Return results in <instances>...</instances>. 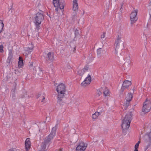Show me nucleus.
I'll return each mask as SVG.
<instances>
[{
  "instance_id": "obj_1",
  "label": "nucleus",
  "mask_w": 151,
  "mask_h": 151,
  "mask_svg": "<svg viewBox=\"0 0 151 151\" xmlns=\"http://www.w3.org/2000/svg\"><path fill=\"white\" fill-rule=\"evenodd\" d=\"M57 127H56L52 128V130L50 134L46 137L41 145V149L40 151H46V147L49 145L50 143L51 140L55 137L56 134Z\"/></svg>"
},
{
  "instance_id": "obj_2",
  "label": "nucleus",
  "mask_w": 151,
  "mask_h": 151,
  "mask_svg": "<svg viewBox=\"0 0 151 151\" xmlns=\"http://www.w3.org/2000/svg\"><path fill=\"white\" fill-rule=\"evenodd\" d=\"M58 93V101H61L66 94V86L63 83H59L56 87Z\"/></svg>"
},
{
  "instance_id": "obj_3",
  "label": "nucleus",
  "mask_w": 151,
  "mask_h": 151,
  "mask_svg": "<svg viewBox=\"0 0 151 151\" xmlns=\"http://www.w3.org/2000/svg\"><path fill=\"white\" fill-rule=\"evenodd\" d=\"M44 16L41 12H38L34 15L33 22L35 25V29L37 32L40 29V25L44 19Z\"/></svg>"
},
{
  "instance_id": "obj_4",
  "label": "nucleus",
  "mask_w": 151,
  "mask_h": 151,
  "mask_svg": "<svg viewBox=\"0 0 151 151\" xmlns=\"http://www.w3.org/2000/svg\"><path fill=\"white\" fill-rule=\"evenodd\" d=\"M132 113L131 112L128 113L125 115L124 119L122 122V127L123 129H127L129 127L130 122L132 119Z\"/></svg>"
},
{
  "instance_id": "obj_5",
  "label": "nucleus",
  "mask_w": 151,
  "mask_h": 151,
  "mask_svg": "<svg viewBox=\"0 0 151 151\" xmlns=\"http://www.w3.org/2000/svg\"><path fill=\"white\" fill-rule=\"evenodd\" d=\"M151 108L150 101L147 99L144 102L142 109V111L144 113H147L150 111Z\"/></svg>"
},
{
  "instance_id": "obj_6",
  "label": "nucleus",
  "mask_w": 151,
  "mask_h": 151,
  "mask_svg": "<svg viewBox=\"0 0 151 151\" xmlns=\"http://www.w3.org/2000/svg\"><path fill=\"white\" fill-rule=\"evenodd\" d=\"M137 10H134L131 13L130 18L131 26H132L134 23H135L138 19V18L137 16Z\"/></svg>"
},
{
  "instance_id": "obj_7",
  "label": "nucleus",
  "mask_w": 151,
  "mask_h": 151,
  "mask_svg": "<svg viewBox=\"0 0 151 151\" xmlns=\"http://www.w3.org/2000/svg\"><path fill=\"white\" fill-rule=\"evenodd\" d=\"M87 146V144L83 142H79L76 149V151H84Z\"/></svg>"
},
{
  "instance_id": "obj_8",
  "label": "nucleus",
  "mask_w": 151,
  "mask_h": 151,
  "mask_svg": "<svg viewBox=\"0 0 151 151\" xmlns=\"http://www.w3.org/2000/svg\"><path fill=\"white\" fill-rule=\"evenodd\" d=\"M91 75L88 74L84 81L81 83V86L85 87L89 85L91 83Z\"/></svg>"
},
{
  "instance_id": "obj_9",
  "label": "nucleus",
  "mask_w": 151,
  "mask_h": 151,
  "mask_svg": "<svg viewBox=\"0 0 151 151\" xmlns=\"http://www.w3.org/2000/svg\"><path fill=\"white\" fill-rule=\"evenodd\" d=\"M132 98V95L131 93H128L127 95L124 100V105L126 107L128 106Z\"/></svg>"
},
{
  "instance_id": "obj_10",
  "label": "nucleus",
  "mask_w": 151,
  "mask_h": 151,
  "mask_svg": "<svg viewBox=\"0 0 151 151\" xmlns=\"http://www.w3.org/2000/svg\"><path fill=\"white\" fill-rule=\"evenodd\" d=\"M56 2L57 4L58 5L57 6L54 5V6L56 7L55 9H57L58 8L61 9H64L65 4V1L64 0H61L59 1L58 0Z\"/></svg>"
},
{
  "instance_id": "obj_11",
  "label": "nucleus",
  "mask_w": 151,
  "mask_h": 151,
  "mask_svg": "<svg viewBox=\"0 0 151 151\" xmlns=\"http://www.w3.org/2000/svg\"><path fill=\"white\" fill-rule=\"evenodd\" d=\"M132 83L131 81L128 80L125 81L123 83L121 89L122 91L123 92L124 88L128 87Z\"/></svg>"
},
{
  "instance_id": "obj_12",
  "label": "nucleus",
  "mask_w": 151,
  "mask_h": 151,
  "mask_svg": "<svg viewBox=\"0 0 151 151\" xmlns=\"http://www.w3.org/2000/svg\"><path fill=\"white\" fill-rule=\"evenodd\" d=\"M54 53L52 52H48L47 55V60L50 62H52L54 59Z\"/></svg>"
},
{
  "instance_id": "obj_13",
  "label": "nucleus",
  "mask_w": 151,
  "mask_h": 151,
  "mask_svg": "<svg viewBox=\"0 0 151 151\" xmlns=\"http://www.w3.org/2000/svg\"><path fill=\"white\" fill-rule=\"evenodd\" d=\"M25 147L26 151H28V150L31 147V142L29 138L26 139L25 142Z\"/></svg>"
},
{
  "instance_id": "obj_14",
  "label": "nucleus",
  "mask_w": 151,
  "mask_h": 151,
  "mask_svg": "<svg viewBox=\"0 0 151 151\" xmlns=\"http://www.w3.org/2000/svg\"><path fill=\"white\" fill-rule=\"evenodd\" d=\"M100 113L98 111H96L94 114H93L92 115V119L93 121L97 119L99 116L100 115Z\"/></svg>"
},
{
  "instance_id": "obj_15",
  "label": "nucleus",
  "mask_w": 151,
  "mask_h": 151,
  "mask_svg": "<svg viewBox=\"0 0 151 151\" xmlns=\"http://www.w3.org/2000/svg\"><path fill=\"white\" fill-rule=\"evenodd\" d=\"M78 0H73V9H78V6L77 3Z\"/></svg>"
},
{
  "instance_id": "obj_16",
  "label": "nucleus",
  "mask_w": 151,
  "mask_h": 151,
  "mask_svg": "<svg viewBox=\"0 0 151 151\" xmlns=\"http://www.w3.org/2000/svg\"><path fill=\"white\" fill-rule=\"evenodd\" d=\"M18 67L19 68H22L23 65V59L22 57H19V58Z\"/></svg>"
},
{
  "instance_id": "obj_17",
  "label": "nucleus",
  "mask_w": 151,
  "mask_h": 151,
  "mask_svg": "<svg viewBox=\"0 0 151 151\" xmlns=\"http://www.w3.org/2000/svg\"><path fill=\"white\" fill-rule=\"evenodd\" d=\"M103 93L105 96H109L110 95V92L107 88H106L104 90Z\"/></svg>"
},
{
  "instance_id": "obj_18",
  "label": "nucleus",
  "mask_w": 151,
  "mask_h": 151,
  "mask_svg": "<svg viewBox=\"0 0 151 151\" xmlns=\"http://www.w3.org/2000/svg\"><path fill=\"white\" fill-rule=\"evenodd\" d=\"M33 48V45H32L30 47H27L26 50L29 53L32 51Z\"/></svg>"
},
{
  "instance_id": "obj_19",
  "label": "nucleus",
  "mask_w": 151,
  "mask_h": 151,
  "mask_svg": "<svg viewBox=\"0 0 151 151\" xmlns=\"http://www.w3.org/2000/svg\"><path fill=\"white\" fill-rule=\"evenodd\" d=\"M140 143V141H139L134 146V151H138V149L139 148V144Z\"/></svg>"
},
{
  "instance_id": "obj_20",
  "label": "nucleus",
  "mask_w": 151,
  "mask_h": 151,
  "mask_svg": "<svg viewBox=\"0 0 151 151\" xmlns=\"http://www.w3.org/2000/svg\"><path fill=\"white\" fill-rule=\"evenodd\" d=\"M4 26V24L2 20H0V33H1L3 30Z\"/></svg>"
},
{
  "instance_id": "obj_21",
  "label": "nucleus",
  "mask_w": 151,
  "mask_h": 151,
  "mask_svg": "<svg viewBox=\"0 0 151 151\" xmlns=\"http://www.w3.org/2000/svg\"><path fill=\"white\" fill-rule=\"evenodd\" d=\"M85 71L82 69H79L77 72V73L78 75L80 76H82L85 73Z\"/></svg>"
},
{
  "instance_id": "obj_22",
  "label": "nucleus",
  "mask_w": 151,
  "mask_h": 151,
  "mask_svg": "<svg viewBox=\"0 0 151 151\" xmlns=\"http://www.w3.org/2000/svg\"><path fill=\"white\" fill-rule=\"evenodd\" d=\"M13 57V54L11 50H9V56L7 59L12 60Z\"/></svg>"
},
{
  "instance_id": "obj_23",
  "label": "nucleus",
  "mask_w": 151,
  "mask_h": 151,
  "mask_svg": "<svg viewBox=\"0 0 151 151\" xmlns=\"http://www.w3.org/2000/svg\"><path fill=\"white\" fill-rule=\"evenodd\" d=\"M121 41L116 40L114 45V47H119V43Z\"/></svg>"
},
{
  "instance_id": "obj_24",
  "label": "nucleus",
  "mask_w": 151,
  "mask_h": 151,
  "mask_svg": "<svg viewBox=\"0 0 151 151\" xmlns=\"http://www.w3.org/2000/svg\"><path fill=\"white\" fill-rule=\"evenodd\" d=\"M125 60H126V62H127L129 64H130L131 61L130 57L129 56H128L127 59H125Z\"/></svg>"
},
{
  "instance_id": "obj_25",
  "label": "nucleus",
  "mask_w": 151,
  "mask_h": 151,
  "mask_svg": "<svg viewBox=\"0 0 151 151\" xmlns=\"http://www.w3.org/2000/svg\"><path fill=\"white\" fill-rule=\"evenodd\" d=\"M119 47H114V54L116 55H117L118 54V49H119Z\"/></svg>"
},
{
  "instance_id": "obj_26",
  "label": "nucleus",
  "mask_w": 151,
  "mask_h": 151,
  "mask_svg": "<svg viewBox=\"0 0 151 151\" xmlns=\"http://www.w3.org/2000/svg\"><path fill=\"white\" fill-rule=\"evenodd\" d=\"M89 69V67L88 65H86L85 66L83 69L85 71V72H86V71L88 70Z\"/></svg>"
},
{
  "instance_id": "obj_27",
  "label": "nucleus",
  "mask_w": 151,
  "mask_h": 151,
  "mask_svg": "<svg viewBox=\"0 0 151 151\" xmlns=\"http://www.w3.org/2000/svg\"><path fill=\"white\" fill-rule=\"evenodd\" d=\"M121 35H119L117 37L116 39V40L121 42Z\"/></svg>"
},
{
  "instance_id": "obj_28",
  "label": "nucleus",
  "mask_w": 151,
  "mask_h": 151,
  "mask_svg": "<svg viewBox=\"0 0 151 151\" xmlns=\"http://www.w3.org/2000/svg\"><path fill=\"white\" fill-rule=\"evenodd\" d=\"M106 35L105 32H103L102 34L101 35V38L103 40L105 39V36Z\"/></svg>"
},
{
  "instance_id": "obj_29",
  "label": "nucleus",
  "mask_w": 151,
  "mask_h": 151,
  "mask_svg": "<svg viewBox=\"0 0 151 151\" xmlns=\"http://www.w3.org/2000/svg\"><path fill=\"white\" fill-rule=\"evenodd\" d=\"M101 49L100 48L98 49L97 51V54L99 56L100 55L101 53Z\"/></svg>"
},
{
  "instance_id": "obj_30",
  "label": "nucleus",
  "mask_w": 151,
  "mask_h": 151,
  "mask_svg": "<svg viewBox=\"0 0 151 151\" xmlns=\"http://www.w3.org/2000/svg\"><path fill=\"white\" fill-rule=\"evenodd\" d=\"M3 48L4 47L3 45H0V52L2 53L4 52Z\"/></svg>"
},
{
  "instance_id": "obj_31",
  "label": "nucleus",
  "mask_w": 151,
  "mask_h": 151,
  "mask_svg": "<svg viewBox=\"0 0 151 151\" xmlns=\"http://www.w3.org/2000/svg\"><path fill=\"white\" fill-rule=\"evenodd\" d=\"M150 144H149L145 146V147L144 148V151H146V150H147V149L149 148V147L150 146Z\"/></svg>"
},
{
  "instance_id": "obj_32",
  "label": "nucleus",
  "mask_w": 151,
  "mask_h": 151,
  "mask_svg": "<svg viewBox=\"0 0 151 151\" xmlns=\"http://www.w3.org/2000/svg\"><path fill=\"white\" fill-rule=\"evenodd\" d=\"M97 93L98 96H100L102 94V92L99 90H97Z\"/></svg>"
},
{
  "instance_id": "obj_33",
  "label": "nucleus",
  "mask_w": 151,
  "mask_h": 151,
  "mask_svg": "<svg viewBox=\"0 0 151 151\" xmlns=\"http://www.w3.org/2000/svg\"><path fill=\"white\" fill-rule=\"evenodd\" d=\"M8 151H17V149L15 148H12L9 150Z\"/></svg>"
},
{
  "instance_id": "obj_34",
  "label": "nucleus",
  "mask_w": 151,
  "mask_h": 151,
  "mask_svg": "<svg viewBox=\"0 0 151 151\" xmlns=\"http://www.w3.org/2000/svg\"><path fill=\"white\" fill-rule=\"evenodd\" d=\"M58 0H53V3L54 4V5L57 6L58 4L57 3H56V1H57Z\"/></svg>"
},
{
  "instance_id": "obj_35",
  "label": "nucleus",
  "mask_w": 151,
  "mask_h": 151,
  "mask_svg": "<svg viewBox=\"0 0 151 151\" xmlns=\"http://www.w3.org/2000/svg\"><path fill=\"white\" fill-rule=\"evenodd\" d=\"M11 60H9L8 59L6 60V63L8 64V65H9L10 63Z\"/></svg>"
},
{
  "instance_id": "obj_36",
  "label": "nucleus",
  "mask_w": 151,
  "mask_h": 151,
  "mask_svg": "<svg viewBox=\"0 0 151 151\" xmlns=\"http://www.w3.org/2000/svg\"><path fill=\"white\" fill-rule=\"evenodd\" d=\"M39 73H40V76H42L43 74V73L42 71V70H40Z\"/></svg>"
},
{
  "instance_id": "obj_37",
  "label": "nucleus",
  "mask_w": 151,
  "mask_h": 151,
  "mask_svg": "<svg viewBox=\"0 0 151 151\" xmlns=\"http://www.w3.org/2000/svg\"><path fill=\"white\" fill-rule=\"evenodd\" d=\"M75 34L77 35V34H79V31H78L77 29H76L75 31Z\"/></svg>"
},
{
  "instance_id": "obj_38",
  "label": "nucleus",
  "mask_w": 151,
  "mask_h": 151,
  "mask_svg": "<svg viewBox=\"0 0 151 151\" xmlns=\"http://www.w3.org/2000/svg\"><path fill=\"white\" fill-rule=\"evenodd\" d=\"M151 6V0L150 1V3H149L148 6H147L150 7Z\"/></svg>"
},
{
  "instance_id": "obj_39",
  "label": "nucleus",
  "mask_w": 151,
  "mask_h": 151,
  "mask_svg": "<svg viewBox=\"0 0 151 151\" xmlns=\"http://www.w3.org/2000/svg\"><path fill=\"white\" fill-rule=\"evenodd\" d=\"M45 97L43 96L42 100H41V102H43L44 101V100L45 99Z\"/></svg>"
},
{
  "instance_id": "obj_40",
  "label": "nucleus",
  "mask_w": 151,
  "mask_h": 151,
  "mask_svg": "<svg viewBox=\"0 0 151 151\" xmlns=\"http://www.w3.org/2000/svg\"><path fill=\"white\" fill-rule=\"evenodd\" d=\"M76 50V47H75L74 48H73V52H75V51Z\"/></svg>"
},
{
  "instance_id": "obj_41",
  "label": "nucleus",
  "mask_w": 151,
  "mask_h": 151,
  "mask_svg": "<svg viewBox=\"0 0 151 151\" xmlns=\"http://www.w3.org/2000/svg\"><path fill=\"white\" fill-rule=\"evenodd\" d=\"M67 70V68H65V70H64V71L65 72H67V70Z\"/></svg>"
},
{
  "instance_id": "obj_42",
  "label": "nucleus",
  "mask_w": 151,
  "mask_h": 151,
  "mask_svg": "<svg viewBox=\"0 0 151 151\" xmlns=\"http://www.w3.org/2000/svg\"><path fill=\"white\" fill-rule=\"evenodd\" d=\"M108 6H109V5H110V4H109V2H108Z\"/></svg>"
},
{
  "instance_id": "obj_43",
  "label": "nucleus",
  "mask_w": 151,
  "mask_h": 151,
  "mask_svg": "<svg viewBox=\"0 0 151 151\" xmlns=\"http://www.w3.org/2000/svg\"><path fill=\"white\" fill-rule=\"evenodd\" d=\"M58 10H56V12H58Z\"/></svg>"
},
{
  "instance_id": "obj_44",
  "label": "nucleus",
  "mask_w": 151,
  "mask_h": 151,
  "mask_svg": "<svg viewBox=\"0 0 151 151\" xmlns=\"http://www.w3.org/2000/svg\"><path fill=\"white\" fill-rule=\"evenodd\" d=\"M70 70V69H68V72Z\"/></svg>"
},
{
  "instance_id": "obj_45",
  "label": "nucleus",
  "mask_w": 151,
  "mask_h": 151,
  "mask_svg": "<svg viewBox=\"0 0 151 151\" xmlns=\"http://www.w3.org/2000/svg\"><path fill=\"white\" fill-rule=\"evenodd\" d=\"M122 6H121V9H122Z\"/></svg>"
},
{
  "instance_id": "obj_46",
  "label": "nucleus",
  "mask_w": 151,
  "mask_h": 151,
  "mask_svg": "<svg viewBox=\"0 0 151 151\" xmlns=\"http://www.w3.org/2000/svg\"><path fill=\"white\" fill-rule=\"evenodd\" d=\"M59 151H62V150H59Z\"/></svg>"
},
{
  "instance_id": "obj_47",
  "label": "nucleus",
  "mask_w": 151,
  "mask_h": 151,
  "mask_svg": "<svg viewBox=\"0 0 151 151\" xmlns=\"http://www.w3.org/2000/svg\"><path fill=\"white\" fill-rule=\"evenodd\" d=\"M102 142H103V140H102Z\"/></svg>"
},
{
  "instance_id": "obj_48",
  "label": "nucleus",
  "mask_w": 151,
  "mask_h": 151,
  "mask_svg": "<svg viewBox=\"0 0 151 151\" xmlns=\"http://www.w3.org/2000/svg\"><path fill=\"white\" fill-rule=\"evenodd\" d=\"M15 86H16V83H15Z\"/></svg>"
},
{
  "instance_id": "obj_49",
  "label": "nucleus",
  "mask_w": 151,
  "mask_h": 151,
  "mask_svg": "<svg viewBox=\"0 0 151 151\" xmlns=\"http://www.w3.org/2000/svg\"><path fill=\"white\" fill-rule=\"evenodd\" d=\"M32 66V65H31Z\"/></svg>"
}]
</instances>
